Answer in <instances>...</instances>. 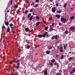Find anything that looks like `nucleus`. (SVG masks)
I'll return each instance as SVG.
<instances>
[{
  "label": "nucleus",
  "mask_w": 75,
  "mask_h": 75,
  "mask_svg": "<svg viewBox=\"0 0 75 75\" xmlns=\"http://www.w3.org/2000/svg\"><path fill=\"white\" fill-rule=\"evenodd\" d=\"M58 35H56L55 36H53L51 38V39L52 40H54L55 39L56 40H58L59 38H58Z\"/></svg>",
  "instance_id": "nucleus-1"
},
{
  "label": "nucleus",
  "mask_w": 75,
  "mask_h": 75,
  "mask_svg": "<svg viewBox=\"0 0 75 75\" xmlns=\"http://www.w3.org/2000/svg\"><path fill=\"white\" fill-rule=\"evenodd\" d=\"M61 20L62 22H63V23L67 22V19L64 18H61Z\"/></svg>",
  "instance_id": "nucleus-2"
},
{
  "label": "nucleus",
  "mask_w": 75,
  "mask_h": 75,
  "mask_svg": "<svg viewBox=\"0 0 75 75\" xmlns=\"http://www.w3.org/2000/svg\"><path fill=\"white\" fill-rule=\"evenodd\" d=\"M75 72V68L74 67L73 68V70L70 72V75H72L74 74V73Z\"/></svg>",
  "instance_id": "nucleus-3"
},
{
  "label": "nucleus",
  "mask_w": 75,
  "mask_h": 75,
  "mask_svg": "<svg viewBox=\"0 0 75 75\" xmlns=\"http://www.w3.org/2000/svg\"><path fill=\"white\" fill-rule=\"evenodd\" d=\"M56 11V8H55V7H54L52 8V12L53 13H55Z\"/></svg>",
  "instance_id": "nucleus-4"
},
{
  "label": "nucleus",
  "mask_w": 75,
  "mask_h": 75,
  "mask_svg": "<svg viewBox=\"0 0 75 75\" xmlns=\"http://www.w3.org/2000/svg\"><path fill=\"white\" fill-rule=\"evenodd\" d=\"M42 23V22H39V21L38 22L36 23V25H35V27H37L38 25H39V24H41V23Z\"/></svg>",
  "instance_id": "nucleus-5"
},
{
  "label": "nucleus",
  "mask_w": 75,
  "mask_h": 75,
  "mask_svg": "<svg viewBox=\"0 0 75 75\" xmlns=\"http://www.w3.org/2000/svg\"><path fill=\"white\" fill-rule=\"evenodd\" d=\"M48 33H47V32H45L42 35V37H45V35H46Z\"/></svg>",
  "instance_id": "nucleus-6"
},
{
  "label": "nucleus",
  "mask_w": 75,
  "mask_h": 75,
  "mask_svg": "<svg viewBox=\"0 0 75 75\" xmlns=\"http://www.w3.org/2000/svg\"><path fill=\"white\" fill-rule=\"evenodd\" d=\"M60 52H64V51H63V47H61L60 49Z\"/></svg>",
  "instance_id": "nucleus-7"
},
{
  "label": "nucleus",
  "mask_w": 75,
  "mask_h": 75,
  "mask_svg": "<svg viewBox=\"0 0 75 75\" xmlns=\"http://www.w3.org/2000/svg\"><path fill=\"white\" fill-rule=\"evenodd\" d=\"M45 71L44 72V74L45 75H47V69H45Z\"/></svg>",
  "instance_id": "nucleus-8"
},
{
  "label": "nucleus",
  "mask_w": 75,
  "mask_h": 75,
  "mask_svg": "<svg viewBox=\"0 0 75 75\" xmlns=\"http://www.w3.org/2000/svg\"><path fill=\"white\" fill-rule=\"evenodd\" d=\"M46 53L48 55V54H50V53H51V51H47L46 52Z\"/></svg>",
  "instance_id": "nucleus-9"
},
{
  "label": "nucleus",
  "mask_w": 75,
  "mask_h": 75,
  "mask_svg": "<svg viewBox=\"0 0 75 75\" xmlns=\"http://www.w3.org/2000/svg\"><path fill=\"white\" fill-rule=\"evenodd\" d=\"M13 8H18V5H17L16 4H15L13 6Z\"/></svg>",
  "instance_id": "nucleus-10"
},
{
  "label": "nucleus",
  "mask_w": 75,
  "mask_h": 75,
  "mask_svg": "<svg viewBox=\"0 0 75 75\" xmlns=\"http://www.w3.org/2000/svg\"><path fill=\"white\" fill-rule=\"evenodd\" d=\"M5 24L6 25H7V26H8V21H6L5 22Z\"/></svg>",
  "instance_id": "nucleus-11"
},
{
  "label": "nucleus",
  "mask_w": 75,
  "mask_h": 75,
  "mask_svg": "<svg viewBox=\"0 0 75 75\" xmlns=\"http://www.w3.org/2000/svg\"><path fill=\"white\" fill-rule=\"evenodd\" d=\"M38 37L39 38H42V35H41V34H39L38 35Z\"/></svg>",
  "instance_id": "nucleus-12"
},
{
  "label": "nucleus",
  "mask_w": 75,
  "mask_h": 75,
  "mask_svg": "<svg viewBox=\"0 0 75 75\" xmlns=\"http://www.w3.org/2000/svg\"><path fill=\"white\" fill-rule=\"evenodd\" d=\"M55 16L56 17H57L58 18H60V15H58V14L56 15Z\"/></svg>",
  "instance_id": "nucleus-13"
},
{
  "label": "nucleus",
  "mask_w": 75,
  "mask_h": 75,
  "mask_svg": "<svg viewBox=\"0 0 75 75\" xmlns=\"http://www.w3.org/2000/svg\"><path fill=\"white\" fill-rule=\"evenodd\" d=\"M33 16L32 15L30 16L29 18V20H33Z\"/></svg>",
  "instance_id": "nucleus-14"
},
{
  "label": "nucleus",
  "mask_w": 75,
  "mask_h": 75,
  "mask_svg": "<svg viewBox=\"0 0 75 75\" xmlns=\"http://www.w3.org/2000/svg\"><path fill=\"white\" fill-rule=\"evenodd\" d=\"M35 2H32V3L31 4V6H34V4H35Z\"/></svg>",
  "instance_id": "nucleus-15"
},
{
  "label": "nucleus",
  "mask_w": 75,
  "mask_h": 75,
  "mask_svg": "<svg viewBox=\"0 0 75 75\" xmlns=\"http://www.w3.org/2000/svg\"><path fill=\"white\" fill-rule=\"evenodd\" d=\"M67 46V44H66V45H64V49L65 50H66V47Z\"/></svg>",
  "instance_id": "nucleus-16"
},
{
  "label": "nucleus",
  "mask_w": 75,
  "mask_h": 75,
  "mask_svg": "<svg viewBox=\"0 0 75 75\" xmlns=\"http://www.w3.org/2000/svg\"><path fill=\"white\" fill-rule=\"evenodd\" d=\"M28 30H29V28H26L25 29V31H26L28 32Z\"/></svg>",
  "instance_id": "nucleus-17"
},
{
  "label": "nucleus",
  "mask_w": 75,
  "mask_h": 75,
  "mask_svg": "<svg viewBox=\"0 0 75 75\" xmlns=\"http://www.w3.org/2000/svg\"><path fill=\"white\" fill-rule=\"evenodd\" d=\"M54 65H57V67H59V64H58L57 63H55L54 64Z\"/></svg>",
  "instance_id": "nucleus-18"
},
{
  "label": "nucleus",
  "mask_w": 75,
  "mask_h": 75,
  "mask_svg": "<svg viewBox=\"0 0 75 75\" xmlns=\"http://www.w3.org/2000/svg\"><path fill=\"white\" fill-rule=\"evenodd\" d=\"M10 31V27H8L7 29V32H9Z\"/></svg>",
  "instance_id": "nucleus-19"
},
{
  "label": "nucleus",
  "mask_w": 75,
  "mask_h": 75,
  "mask_svg": "<svg viewBox=\"0 0 75 75\" xmlns=\"http://www.w3.org/2000/svg\"><path fill=\"white\" fill-rule=\"evenodd\" d=\"M27 13H28V11L27 10H26L25 11V14H26Z\"/></svg>",
  "instance_id": "nucleus-20"
},
{
  "label": "nucleus",
  "mask_w": 75,
  "mask_h": 75,
  "mask_svg": "<svg viewBox=\"0 0 75 75\" xmlns=\"http://www.w3.org/2000/svg\"><path fill=\"white\" fill-rule=\"evenodd\" d=\"M57 13H61L62 12V11L59 10V11H57Z\"/></svg>",
  "instance_id": "nucleus-21"
},
{
  "label": "nucleus",
  "mask_w": 75,
  "mask_h": 75,
  "mask_svg": "<svg viewBox=\"0 0 75 75\" xmlns=\"http://www.w3.org/2000/svg\"><path fill=\"white\" fill-rule=\"evenodd\" d=\"M36 18L37 19V20H40V18L38 16H36Z\"/></svg>",
  "instance_id": "nucleus-22"
},
{
  "label": "nucleus",
  "mask_w": 75,
  "mask_h": 75,
  "mask_svg": "<svg viewBox=\"0 0 75 75\" xmlns=\"http://www.w3.org/2000/svg\"><path fill=\"white\" fill-rule=\"evenodd\" d=\"M31 16V13H29L28 15V18H29Z\"/></svg>",
  "instance_id": "nucleus-23"
},
{
  "label": "nucleus",
  "mask_w": 75,
  "mask_h": 75,
  "mask_svg": "<svg viewBox=\"0 0 75 75\" xmlns=\"http://www.w3.org/2000/svg\"><path fill=\"white\" fill-rule=\"evenodd\" d=\"M74 26H71V27H70V29L71 30H73L74 29Z\"/></svg>",
  "instance_id": "nucleus-24"
},
{
  "label": "nucleus",
  "mask_w": 75,
  "mask_h": 75,
  "mask_svg": "<svg viewBox=\"0 0 75 75\" xmlns=\"http://www.w3.org/2000/svg\"><path fill=\"white\" fill-rule=\"evenodd\" d=\"M52 30H53L52 28H51L49 32H51V31H52Z\"/></svg>",
  "instance_id": "nucleus-25"
},
{
  "label": "nucleus",
  "mask_w": 75,
  "mask_h": 75,
  "mask_svg": "<svg viewBox=\"0 0 75 75\" xmlns=\"http://www.w3.org/2000/svg\"><path fill=\"white\" fill-rule=\"evenodd\" d=\"M55 62V59H53L51 60L52 62Z\"/></svg>",
  "instance_id": "nucleus-26"
},
{
  "label": "nucleus",
  "mask_w": 75,
  "mask_h": 75,
  "mask_svg": "<svg viewBox=\"0 0 75 75\" xmlns=\"http://www.w3.org/2000/svg\"><path fill=\"white\" fill-rule=\"evenodd\" d=\"M38 5L37 4H35V6H34L33 7H38Z\"/></svg>",
  "instance_id": "nucleus-27"
},
{
  "label": "nucleus",
  "mask_w": 75,
  "mask_h": 75,
  "mask_svg": "<svg viewBox=\"0 0 75 75\" xmlns=\"http://www.w3.org/2000/svg\"><path fill=\"white\" fill-rule=\"evenodd\" d=\"M74 16H71L70 18V19L71 20H73V19H74Z\"/></svg>",
  "instance_id": "nucleus-28"
},
{
  "label": "nucleus",
  "mask_w": 75,
  "mask_h": 75,
  "mask_svg": "<svg viewBox=\"0 0 75 75\" xmlns=\"http://www.w3.org/2000/svg\"><path fill=\"white\" fill-rule=\"evenodd\" d=\"M27 49H29V48H30V46L29 45H28L27 46Z\"/></svg>",
  "instance_id": "nucleus-29"
},
{
  "label": "nucleus",
  "mask_w": 75,
  "mask_h": 75,
  "mask_svg": "<svg viewBox=\"0 0 75 75\" xmlns=\"http://www.w3.org/2000/svg\"><path fill=\"white\" fill-rule=\"evenodd\" d=\"M2 29H4L6 28V27H5V26H4V25L3 26H2Z\"/></svg>",
  "instance_id": "nucleus-30"
},
{
  "label": "nucleus",
  "mask_w": 75,
  "mask_h": 75,
  "mask_svg": "<svg viewBox=\"0 0 75 75\" xmlns=\"http://www.w3.org/2000/svg\"><path fill=\"white\" fill-rule=\"evenodd\" d=\"M72 59V57H70L69 58V61H71Z\"/></svg>",
  "instance_id": "nucleus-31"
},
{
  "label": "nucleus",
  "mask_w": 75,
  "mask_h": 75,
  "mask_svg": "<svg viewBox=\"0 0 75 75\" xmlns=\"http://www.w3.org/2000/svg\"><path fill=\"white\" fill-rule=\"evenodd\" d=\"M62 23H60L59 24V26H62Z\"/></svg>",
  "instance_id": "nucleus-32"
},
{
  "label": "nucleus",
  "mask_w": 75,
  "mask_h": 75,
  "mask_svg": "<svg viewBox=\"0 0 75 75\" xmlns=\"http://www.w3.org/2000/svg\"><path fill=\"white\" fill-rule=\"evenodd\" d=\"M9 25L10 27H11V26H13V24H12V23H11V24H9Z\"/></svg>",
  "instance_id": "nucleus-33"
},
{
  "label": "nucleus",
  "mask_w": 75,
  "mask_h": 75,
  "mask_svg": "<svg viewBox=\"0 0 75 75\" xmlns=\"http://www.w3.org/2000/svg\"><path fill=\"white\" fill-rule=\"evenodd\" d=\"M29 11H30V12H31V13H32V12L33 11V9H30V10Z\"/></svg>",
  "instance_id": "nucleus-34"
},
{
  "label": "nucleus",
  "mask_w": 75,
  "mask_h": 75,
  "mask_svg": "<svg viewBox=\"0 0 75 75\" xmlns=\"http://www.w3.org/2000/svg\"><path fill=\"white\" fill-rule=\"evenodd\" d=\"M45 30H48V27H46L45 28Z\"/></svg>",
  "instance_id": "nucleus-35"
},
{
  "label": "nucleus",
  "mask_w": 75,
  "mask_h": 75,
  "mask_svg": "<svg viewBox=\"0 0 75 75\" xmlns=\"http://www.w3.org/2000/svg\"><path fill=\"white\" fill-rule=\"evenodd\" d=\"M66 6H67V4L65 3L64 4V8H65V7H66Z\"/></svg>",
  "instance_id": "nucleus-36"
},
{
  "label": "nucleus",
  "mask_w": 75,
  "mask_h": 75,
  "mask_svg": "<svg viewBox=\"0 0 75 75\" xmlns=\"http://www.w3.org/2000/svg\"><path fill=\"white\" fill-rule=\"evenodd\" d=\"M61 58V59H63L64 58V56L63 55H62Z\"/></svg>",
  "instance_id": "nucleus-37"
},
{
  "label": "nucleus",
  "mask_w": 75,
  "mask_h": 75,
  "mask_svg": "<svg viewBox=\"0 0 75 75\" xmlns=\"http://www.w3.org/2000/svg\"><path fill=\"white\" fill-rule=\"evenodd\" d=\"M20 60L18 59L17 62H16V63H19V62H20Z\"/></svg>",
  "instance_id": "nucleus-38"
},
{
  "label": "nucleus",
  "mask_w": 75,
  "mask_h": 75,
  "mask_svg": "<svg viewBox=\"0 0 75 75\" xmlns=\"http://www.w3.org/2000/svg\"><path fill=\"white\" fill-rule=\"evenodd\" d=\"M68 31H65V33L66 34H67V33H68Z\"/></svg>",
  "instance_id": "nucleus-39"
},
{
  "label": "nucleus",
  "mask_w": 75,
  "mask_h": 75,
  "mask_svg": "<svg viewBox=\"0 0 75 75\" xmlns=\"http://www.w3.org/2000/svg\"><path fill=\"white\" fill-rule=\"evenodd\" d=\"M49 63H50V66H52V65H53L52 62H49Z\"/></svg>",
  "instance_id": "nucleus-40"
},
{
  "label": "nucleus",
  "mask_w": 75,
  "mask_h": 75,
  "mask_svg": "<svg viewBox=\"0 0 75 75\" xmlns=\"http://www.w3.org/2000/svg\"><path fill=\"white\" fill-rule=\"evenodd\" d=\"M16 68H17V69H18L19 68V66H17L16 67Z\"/></svg>",
  "instance_id": "nucleus-41"
},
{
  "label": "nucleus",
  "mask_w": 75,
  "mask_h": 75,
  "mask_svg": "<svg viewBox=\"0 0 75 75\" xmlns=\"http://www.w3.org/2000/svg\"><path fill=\"white\" fill-rule=\"evenodd\" d=\"M49 18L50 19V20H52V17H50Z\"/></svg>",
  "instance_id": "nucleus-42"
},
{
  "label": "nucleus",
  "mask_w": 75,
  "mask_h": 75,
  "mask_svg": "<svg viewBox=\"0 0 75 75\" xmlns=\"http://www.w3.org/2000/svg\"><path fill=\"white\" fill-rule=\"evenodd\" d=\"M12 3H13V0H11L10 3L11 5H12Z\"/></svg>",
  "instance_id": "nucleus-43"
},
{
  "label": "nucleus",
  "mask_w": 75,
  "mask_h": 75,
  "mask_svg": "<svg viewBox=\"0 0 75 75\" xmlns=\"http://www.w3.org/2000/svg\"><path fill=\"white\" fill-rule=\"evenodd\" d=\"M18 52H21V50H20V49H19L18 50Z\"/></svg>",
  "instance_id": "nucleus-44"
},
{
  "label": "nucleus",
  "mask_w": 75,
  "mask_h": 75,
  "mask_svg": "<svg viewBox=\"0 0 75 75\" xmlns=\"http://www.w3.org/2000/svg\"><path fill=\"white\" fill-rule=\"evenodd\" d=\"M39 1V0H35V2L36 3H37Z\"/></svg>",
  "instance_id": "nucleus-45"
},
{
  "label": "nucleus",
  "mask_w": 75,
  "mask_h": 75,
  "mask_svg": "<svg viewBox=\"0 0 75 75\" xmlns=\"http://www.w3.org/2000/svg\"><path fill=\"white\" fill-rule=\"evenodd\" d=\"M59 72H60V73H62V70H59Z\"/></svg>",
  "instance_id": "nucleus-46"
},
{
  "label": "nucleus",
  "mask_w": 75,
  "mask_h": 75,
  "mask_svg": "<svg viewBox=\"0 0 75 75\" xmlns=\"http://www.w3.org/2000/svg\"><path fill=\"white\" fill-rule=\"evenodd\" d=\"M56 5L57 6V7H58L59 6V5H58V4H56Z\"/></svg>",
  "instance_id": "nucleus-47"
},
{
  "label": "nucleus",
  "mask_w": 75,
  "mask_h": 75,
  "mask_svg": "<svg viewBox=\"0 0 75 75\" xmlns=\"http://www.w3.org/2000/svg\"><path fill=\"white\" fill-rule=\"evenodd\" d=\"M47 22H46V21H43V23H44L45 24H46V23Z\"/></svg>",
  "instance_id": "nucleus-48"
},
{
  "label": "nucleus",
  "mask_w": 75,
  "mask_h": 75,
  "mask_svg": "<svg viewBox=\"0 0 75 75\" xmlns=\"http://www.w3.org/2000/svg\"><path fill=\"white\" fill-rule=\"evenodd\" d=\"M20 62L18 63L17 64V65H18V66H19V65H20Z\"/></svg>",
  "instance_id": "nucleus-49"
},
{
  "label": "nucleus",
  "mask_w": 75,
  "mask_h": 75,
  "mask_svg": "<svg viewBox=\"0 0 75 75\" xmlns=\"http://www.w3.org/2000/svg\"><path fill=\"white\" fill-rule=\"evenodd\" d=\"M12 33H13V34H14V33H15V31L13 30L12 31Z\"/></svg>",
  "instance_id": "nucleus-50"
},
{
  "label": "nucleus",
  "mask_w": 75,
  "mask_h": 75,
  "mask_svg": "<svg viewBox=\"0 0 75 75\" xmlns=\"http://www.w3.org/2000/svg\"><path fill=\"white\" fill-rule=\"evenodd\" d=\"M1 40H2V37H1L0 39V42H1Z\"/></svg>",
  "instance_id": "nucleus-51"
},
{
  "label": "nucleus",
  "mask_w": 75,
  "mask_h": 75,
  "mask_svg": "<svg viewBox=\"0 0 75 75\" xmlns=\"http://www.w3.org/2000/svg\"><path fill=\"white\" fill-rule=\"evenodd\" d=\"M17 11L19 13H20V10H19V9Z\"/></svg>",
  "instance_id": "nucleus-52"
},
{
  "label": "nucleus",
  "mask_w": 75,
  "mask_h": 75,
  "mask_svg": "<svg viewBox=\"0 0 75 75\" xmlns=\"http://www.w3.org/2000/svg\"><path fill=\"white\" fill-rule=\"evenodd\" d=\"M13 62H10V64H13Z\"/></svg>",
  "instance_id": "nucleus-53"
},
{
  "label": "nucleus",
  "mask_w": 75,
  "mask_h": 75,
  "mask_svg": "<svg viewBox=\"0 0 75 75\" xmlns=\"http://www.w3.org/2000/svg\"><path fill=\"white\" fill-rule=\"evenodd\" d=\"M52 25L54 27V23H52Z\"/></svg>",
  "instance_id": "nucleus-54"
},
{
  "label": "nucleus",
  "mask_w": 75,
  "mask_h": 75,
  "mask_svg": "<svg viewBox=\"0 0 75 75\" xmlns=\"http://www.w3.org/2000/svg\"><path fill=\"white\" fill-rule=\"evenodd\" d=\"M49 50H51V49H52V47H49Z\"/></svg>",
  "instance_id": "nucleus-55"
},
{
  "label": "nucleus",
  "mask_w": 75,
  "mask_h": 75,
  "mask_svg": "<svg viewBox=\"0 0 75 75\" xmlns=\"http://www.w3.org/2000/svg\"><path fill=\"white\" fill-rule=\"evenodd\" d=\"M32 31H33V30H30V31L29 32V33H31V32H32Z\"/></svg>",
  "instance_id": "nucleus-56"
},
{
  "label": "nucleus",
  "mask_w": 75,
  "mask_h": 75,
  "mask_svg": "<svg viewBox=\"0 0 75 75\" xmlns=\"http://www.w3.org/2000/svg\"><path fill=\"white\" fill-rule=\"evenodd\" d=\"M16 60H14L12 62H16Z\"/></svg>",
  "instance_id": "nucleus-57"
},
{
  "label": "nucleus",
  "mask_w": 75,
  "mask_h": 75,
  "mask_svg": "<svg viewBox=\"0 0 75 75\" xmlns=\"http://www.w3.org/2000/svg\"><path fill=\"white\" fill-rule=\"evenodd\" d=\"M50 1H51V2H52L53 0H50Z\"/></svg>",
  "instance_id": "nucleus-58"
},
{
  "label": "nucleus",
  "mask_w": 75,
  "mask_h": 75,
  "mask_svg": "<svg viewBox=\"0 0 75 75\" xmlns=\"http://www.w3.org/2000/svg\"><path fill=\"white\" fill-rule=\"evenodd\" d=\"M57 48L59 49V46H58L57 47Z\"/></svg>",
  "instance_id": "nucleus-59"
},
{
  "label": "nucleus",
  "mask_w": 75,
  "mask_h": 75,
  "mask_svg": "<svg viewBox=\"0 0 75 75\" xmlns=\"http://www.w3.org/2000/svg\"><path fill=\"white\" fill-rule=\"evenodd\" d=\"M24 74L26 73V71H24Z\"/></svg>",
  "instance_id": "nucleus-60"
},
{
  "label": "nucleus",
  "mask_w": 75,
  "mask_h": 75,
  "mask_svg": "<svg viewBox=\"0 0 75 75\" xmlns=\"http://www.w3.org/2000/svg\"><path fill=\"white\" fill-rule=\"evenodd\" d=\"M7 13H9V10H8L7 11Z\"/></svg>",
  "instance_id": "nucleus-61"
},
{
  "label": "nucleus",
  "mask_w": 75,
  "mask_h": 75,
  "mask_svg": "<svg viewBox=\"0 0 75 75\" xmlns=\"http://www.w3.org/2000/svg\"><path fill=\"white\" fill-rule=\"evenodd\" d=\"M27 3L28 4V3H29V1H27Z\"/></svg>",
  "instance_id": "nucleus-62"
},
{
  "label": "nucleus",
  "mask_w": 75,
  "mask_h": 75,
  "mask_svg": "<svg viewBox=\"0 0 75 75\" xmlns=\"http://www.w3.org/2000/svg\"><path fill=\"white\" fill-rule=\"evenodd\" d=\"M59 75H61V74L59 73Z\"/></svg>",
  "instance_id": "nucleus-63"
},
{
  "label": "nucleus",
  "mask_w": 75,
  "mask_h": 75,
  "mask_svg": "<svg viewBox=\"0 0 75 75\" xmlns=\"http://www.w3.org/2000/svg\"><path fill=\"white\" fill-rule=\"evenodd\" d=\"M52 27V25H50V27L51 28Z\"/></svg>",
  "instance_id": "nucleus-64"
}]
</instances>
